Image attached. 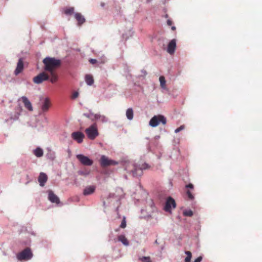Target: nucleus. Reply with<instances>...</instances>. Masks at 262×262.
I'll use <instances>...</instances> for the list:
<instances>
[{
  "label": "nucleus",
  "instance_id": "1",
  "mask_svg": "<svg viewBox=\"0 0 262 262\" xmlns=\"http://www.w3.org/2000/svg\"><path fill=\"white\" fill-rule=\"evenodd\" d=\"M42 62L45 71L51 76V82L55 83L58 79L56 71L61 66V61L54 57H47L43 59Z\"/></svg>",
  "mask_w": 262,
  "mask_h": 262
},
{
  "label": "nucleus",
  "instance_id": "2",
  "mask_svg": "<svg viewBox=\"0 0 262 262\" xmlns=\"http://www.w3.org/2000/svg\"><path fill=\"white\" fill-rule=\"evenodd\" d=\"M85 132L88 137L91 140L95 139L98 136V131L96 124L94 123L87 128Z\"/></svg>",
  "mask_w": 262,
  "mask_h": 262
},
{
  "label": "nucleus",
  "instance_id": "3",
  "mask_svg": "<svg viewBox=\"0 0 262 262\" xmlns=\"http://www.w3.org/2000/svg\"><path fill=\"white\" fill-rule=\"evenodd\" d=\"M50 75L46 71L42 72L33 78V81L36 84H40L43 81L49 80L50 81Z\"/></svg>",
  "mask_w": 262,
  "mask_h": 262
},
{
  "label": "nucleus",
  "instance_id": "4",
  "mask_svg": "<svg viewBox=\"0 0 262 262\" xmlns=\"http://www.w3.org/2000/svg\"><path fill=\"white\" fill-rule=\"evenodd\" d=\"M165 125L166 123L165 117L162 115H159L154 116L149 121V125L152 127H156L160 123Z\"/></svg>",
  "mask_w": 262,
  "mask_h": 262
},
{
  "label": "nucleus",
  "instance_id": "5",
  "mask_svg": "<svg viewBox=\"0 0 262 262\" xmlns=\"http://www.w3.org/2000/svg\"><path fill=\"white\" fill-rule=\"evenodd\" d=\"M32 256L33 254L31 251V249L29 248H27L17 255V258L19 260H29L30 259Z\"/></svg>",
  "mask_w": 262,
  "mask_h": 262
},
{
  "label": "nucleus",
  "instance_id": "6",
  "mask_svg": "<svg viewBox=\"0 0 262 262\" xmlns=\"http://www.w3.org/2000/svg\"><path fill=\"white\" fill-rule=\"evenodd\" d=\"M118 162L108 159L105 156H102L100 159V164L102 167H107L111 165H116Z\"/></svg>",
  "mask_w": 262,
  "mask_h": 262
},
{
  "label": "nucleus",
  "instance_id": "7",
  "mask_svg": "<svg viewBox=\"0 0 262 262\" xmlns=\"http://www.w3.org/2000/svg\"><path fill=\"white\" fill-rule=\"evenodd\" d=\"M132 166L133 167V169H131L134 176H140L142 174V169H146L147 165L146 164H143L141 167H138L134 164H132Z\"/></svg>",
  "mask_w": 262,
  "mask_h": 262
},
{
  "label": "nucleus",
  "instance_id": "8",
  "mask_svg": "<svg viewBox=\"0 0 262 262\" xmlns=\"http://www.w3.org/2000/svg\"><path fill=\"white\" fill-rule=\"evenodd\" d=\"M76 158L83 165L91 166L93 163V160H91L88 157L83 155H77L76 156Z\"/></svg>",
  "mask_w": 262,
  "mask_h": 262
},
{
  "label": "nucleus",
  "instance_id": "9",
  "mask_svg": "<svg viewBox=\"0 0 262 262\" xmlns=\"http://www.w3.org/2000/svg\"><path fill=\"white\" fill-rule=\"evenodd\" d=\"M176 206L175 201L172 198L169 197L166 200L164 209L166 211H170L171 209L176 208Z\"/></svg>",
  "mask_w": 262,
  "mask_h": 262
},
{
  "label": "nucleus",
  "instance_id": "10",
  "mask_svg": "<svg viewBox=\"0 0 262 262\" xmlns=\"http://www.w3.org/2000/svg\"><path fill=\"white\" fill-rule=\"evenodd\" d=\"M71 136L72 138L76 141L78 143H80L83 141L84 138V135L80 132H73Z\"/></svg>",
  "mask_w": 262,
  "mask_h": 262
},
{
  "label": "nucleus",
  "instance_id": "11",
  "mask_svg": "<svg viewBox=\"0 0 262 262\" xmlns=\"http://www.w3.org/2000/svg\"><path fill=\"white\" fill-rule=\"evenodd\" d=\"M48 199L52 203L59 204L60 200L58 197L52 190L48 191Z\"/></svg>",
  "mask_w": 262,
  "mask_h": 262
},
{
  "label": "nucleus",
  "instance_id": "12",
  "mask_svg": "<svg viewBox=\"0 0 262 262\" xmlns=\"http://www.w3.org/2000/svg\"><path fill=\"white\" fill-rule=\"evenodd\" d=\"M48 180V176L44 172H40L39 173V177L38 178V181L39 183V185L40 186L43 187L45 186V183L47 182Z\"/></svg>",
  "mask_w": 262,
  "mask_h": 262
},
{
  "label": "nucleus",
  "instance_id": "13",
  "mask_svg": "<svg viewBox=\"0 0 262 262\" xmlns=\"http://www.w3.org/2000/svg\"><path fill=\"white\" fill-rule=\"evenodd\" d=\"M176 48V40L173 39H172L168 45L167 51L170 54H172L174 52Z\"/></svg>",
  "mask_w": 262,
  "mask_h": 262
},
{
  "label": "nucleus",
  "instance_id": "14",
  "mask_svg": "<svg viewBox=\"0 0 262 262\" xmlns=\"http://www.w3.org/2000/svg\"><path fill=\"white\" fill-rule=\"evenodd\" d=\"M22 111V108L20 106H18L15 108V112L13 114H12L10 119L11 120L15 121L17 120L19 118V116L20 114V113Z\"/></svg>",
  "mask_w": 262,
  "mask_h": 262
},
{
  "label": "nucleus",
  "instance_id": "15",
  "mask_svg": "<svg viewBox=\"0 0 262 262\" xmlns=\"http://www.w3.org/2000/svg\"><path fill=\"white\" fill-rule=\"evenodd\" d=\"M24 69V63L23 59L20 58L17 64L16 68L14 71V73L16 75H17L21 73Z\"/></svg>",
  "mask_w": 262,
  "mask_h": 262
},
{
  "label": "nucleus",
  "instance_id": "16",
  "mask_svg": "<svg viewBox=\"0 0 262 262\" xmlns=\"http://www.w3.org/2000/svg\"><path fill=\"white\" fill-rule=\"evenodd\" d=\"M96 189V187L94 186H89L85 187L83 191L84 195H89L93 194Z\"/></svg>",
  "mask_w": 262,
  "mask_h": 262
},
{
  "label": "nucleus",
  "instance_id": "17",
  "mask_svg": "<svg viewBox=\"0 0 262 262\" xmlns=\"http://www.w3.org/2000/svg\"><path fill=\"white\" fill-rule=\"evenodd\" d=\"M21 99L24 104L25 107L29 111H32L33 107L28 99L25 96H23Z\"/></svg>",
  "mask_w": 262,
  "mask_h": 262
},
{
  "label": "nucleus",
  "instance_id": "18",
  "mask_svg": "<svg viewBox=\"0 0 262 262\" xmlns=\"http://www.w3.org/2000/svg\"><path fill=\"white\" fill-rule=\"evenodd\" d=\"M75 17L76 20L77 21L78 25L79 26H81L85 21L84 17L80 13H76L75 14Z\"/></svg>",
  "mask_w": 262,
  "mask_h": 262
},
{
  "label": "nucleus",
  "instance_id": "19",
  "mask_svg": "<svg viewBox=\"0 0 262 262\" xmlns=\"http://www.w3.org/2000/svg\"><path fill=\"white\" fill-rule=\"evenodd\" d=\"M51 105V102L48 98L45 99L44 102L42 105L41 109L43 112H47Z\"/></svg>",
  "mask_w": 262,
  "mask_h": 262
},
{
  "label": "nucleus",
  "instance_id": "20",
  "mask_svg": "<svg viewBox=\"0 0 262 262\" xmlns=\"http://www.w3.org/2000/svg\"><path fill=\"white\" fill-rule=\"evenodd\" d=\"M85 81L89 85H92L94 82L93 76L90 74H87L85 76Z\"/></svg>",
  "mask_w": 262,
  "mask_h": 262
},
{
  "label": "nucleus",
  "instance_id": "21",
  "mask_svg": "<svg viewBox=\"0 0 262 262\" xmlns=\"http://www.w3.org/2000/svg\"><path fill=\"white\" fill-rule=\"evenodd\" d=\"M118 239L119 242H121L124 245L128 246L129 245V242L127 239L125 237L124 235H120L118 236Z\"/></svg>",
  "mask_w": 262,
  "mask_h": 262
},
{
  "label": "nucleus",
  "instance_id": "22",
  "mask_svg": "<svg viewBox=\"0 0 262 262\" xmlns=\"http://www.w3.org/2000/svg\"><path fill=\"white\" fill-rule=\"evenodd\" d=\"M33 154L37 157H41L43 155V151L41 148L37 147L35 150H33Z\"/></svg>",
  "mask_w": 262,
  "mask_h": 262
},
{
  "label": "nucleus",
  "instance_id": "23",
  "mask_svg": "<svg viewBox=\"0 0 262 262\" xmlns=\"http://www.w3.org/2000/svg\"><path fill=\"white\" fill-rule=\"evenodd\" d=\"M94 118L95 120H100L102 122H105L107 121L106 117L103 115H101L100 114H95Z\"/></svg>",
  "mask_w": 262,
  "mask_h": 262
},
{
  "label": "nucleus",
  "instance_id": "24",
  "mask_svg": "<svg viewBox=\"0 0 262 262\" xmlns=\"http://www.w3.org/2000/svg\"><path fill=\"white\" fill-rule=\"evenodd\" d=\"M126 115L128 119L132 120L134 117V113L132 108H128L126 112Z\"/></svg>",
  "mask_w": 262,
  "mask_h": 262
},
{
  "label": "nucleus",
  "instance_id": "25",
  "mask_svg": "<svg viewBox=\"0 0 262 262\" xmlns=\"http://www.w3.org/2000/svg\"><path fill=\"white\" fill-rule=\"evenodd\" d=\"M74 7H68L66 8L64 10V13L66 15H72L74 13Z\"/></svg>",
  "mask_w": 262,
  "mask_h": 262
},
{
  "label": "nucleus",
  "instance_id": "26",
  "mask_svg": "<svg viewBox=\"0 0 262 262\" xmlns=\"http://www.w3.org/2000/svg\"><path fill=\"white\" fill-rule=\"evenodd\" d=\"M159 81L160 82V86L162 89H166V81L165 77L163 76H161L159 78Z\"/></svg>",
  "mask_w": 262,
  "mask_h": 262
},
{
  "label": "nucleus",
  "instance_id": "27",
  "mask_svg": "<svg viewBox=\"0 0 262 262\" xmlns=\"http://www.w3.org/2000/svg\"><path fill=\"white\" fill-rule=\"evenodd\" d=\"M185 253L187 255L186 257L185 258L184 262H190L192 257V254L190 251H186Z\"/></svg>",
  "mask_w": 262,
  "mask_h": 262
},
{
  "label": "nucleus",
  "instance_id": "28",
  "mask_svg": "<svg viewBox=\"0 0 262 262\" xmlns=\"http://www.w3.org/2000/svg\"><path fill=\"white\" fill-rule=\"evenodd\" d=\"M183 214L186 216H191L193 215V212L191 210H185L183 212Z\"/></svg>",
  "mask_w": 262,
  "mask_h": 262
},
{
  "label": "nucleus",
  "instance_id": "29",
  "mask_svg": "<svg viewBox=\"0 0 262 262\" xmlns=\"http://www.w3.org/2000/svg\"><path fill=\"white\" fill-rule=\"evenodd\" d=\"M186 193L189 200H193L194 199V196L190 190H187Z\"/></svg>",
  "mask_w": 262,
  "mask_h": 262
},
{
  "label": "nucleus",
  "instance_id": "30",
  "mask_svg": "<svg viewBox=\"0 0 262 262\" xmlns=\"http://www.w3.org/2000/svg\"><path fill=\"white\" fill-rule=\"evenodd\" d=\"M140 259L143 262H151L149 257L143 256Z\"/></svg>",
  "mask_w": 262,
  "mask_h": 262
},
{
  "label": "nucleus",
  "instance_id": "31",
  "mask_svg": "<svg viewBox=\"0 0 262 262\" xmlns=\"http://www.w3.org/2000/svg\"><path fill=\"white\" fill-rule=\"evenodd\" d=\"M184 128H185V125H182L179 127H178L177 129H176L175 130H174V132L176 133H178L179 132L183 130Z\"/></svg>",
  "mask_w": 262,
  "mask_h": 262
},
{
  "label": "nucleus",
  "instance_id": "32",
  "mask_svg": "<svg viewBox=\"0 0 262 262\" xmlns=\"http://www.w3.org/2000/svg\"><path fill=\"white\" fill-rule=\"evenodd\" d=\"M126 226V223L125 221V218L124 217L122 221L121 224L120 225V227L122 228H124Z\"/></svg>",
  "mask_w": 262,
  "mask_h": 262
},
{
  "label": "nucleus",
  "instance_id": "33",
  "mask_svg": "<svg viewBox=\"0 0 262 262\" xmlns=\"http://www.w3.org/2000/svg\"><path fill=\"white\" fill-rule=\"evenodd\" d=\"M78 95L79 93L78 92H74L72 95L71 98L73 99H76L78 97Z\"/></svg>",
  "mask_w": 262,
  "mask_h": 262
},
{
  "label": "nucleus",
  "instance_id": "34",
  "mask_svg": "<svg viewBox=\"0 0 262 262\" xmlns=\"http://www.w3.org/2000/svg\"><path fill=\"white\" fill-rule=\"evenodd\" d=\"M186 188L193 190L194 187L193 184L190 183L186 186Z\"/></svg>",
  "mask_w": 262,
  "mask_h": 262
},
{
  "label": "nucleus",
  "instance_id": "35",
  "mask_svg": "<svg viewBox=\"0 0 262 262\" xmlns=\"http://www.w3.org/2000/svg\"><path fill=\"white\" fill-rule=\"evenodd\" d=\"M202 260V257L199 256L197 258H196L193 262H201Z\"/></svg>",
  "mask_w": 262,
  "mask_h": 262
},
{
  "label": "nucleus",
  "instance_id": "36",
  "mask_svg": "<svg viewBox=\"0 0 262 262\" xmlns=\"http://www.w3.org/2000/svg\"><path fill=\"white\" fill-rule=\"evenodd\" d=\"M89 61L92 64H95V63H97V60L95 59H90L89 60Z\"/></svg>",
  "mask_w": 262,
  "mask_h": 262
},
{
  "label": "nucleus",
  "instance_id": "37",
  "mask_svg": "<svg viewBox=\"0 0 262 262\" xmlns=\"http://www.w3.org/2000/svg\"><path fill=\"white\" fill-rule=\"evenodd\" d=\"M167 24L168 26H170L172 25V20H170V19H168L167 20Z\"/></svg>",
  "mask_w": 262,
  "mask_h": 262
},
{
  "label": "nucleus",
  "instance_id": "38",
  "mask_svg": "<svg viewBox=\"0 0 262 262\" xmlns=\"http://www.w3.org/2000/svg\"><path fill=\"white\" fill-rule=\"evenodd\" d=\"M84 116H85L86 117L89 118H90V119H92V114H88V115H86V114H84Z\"/></svg>",
  "mask_w": 262,
  "mask_h": 262
},
{
  "label": "nucleus",
  "instance_id": "39",
  "mask_svg": "<svg viewBox=\"0 0 262 262\" xmlns=\"http://www.w3.org/2000/svg\"><path fill=\"white\" fill-rule=\"evenodd\" d=\"M176 27H174V26H172V27H171V30H173V31H175V30H176Z\"/></svg>",
  "mask_w": 262,
  "mask_h": 262
},
{
  "label": "nucleus",
  "instance_id": "40",
  "mask_svg": "<svg viewBox=\"0 0 262 262\" xmlns=\"http://www.w3.org/2000/svg\"><path fill=\"white\" fill-rule=\"evenodd\" d=\"M94 115L95 114H92V119H91L92 120H95V118H94Z\"/></svg>",
  "mask_w": 262,
  "mask_h": 262
},
{
  "label": "nucleus",
  "instance_id": "41",
  "mask_svg": "<svg viewBox=\"0 0 262 262\" xmlns=\"http://www.w3.org/2000/svg\"><path fill=\"white\" fill-rule=\"evenodd\" d=\"M9 120L8 119H7V120H6V122H9Z\"/></svg>",
  "mask_w": 262,
  "mask_h": 262
},
{
  "label": "nucleus",
  "instance_id": "42",
  "mask_svg": "<svg viewBox=\"0 0 262 262\" xmlns=\"http://www.w3.org/2000/svg\"><path fill=\"white\" fill-rule=\"evenodd\" d=\"M147 1L148 2H149V1H150L151 0H147Z\"/></svg>",
  "mask_w": 262,
  "mask_h": 262
}]
</instances>
